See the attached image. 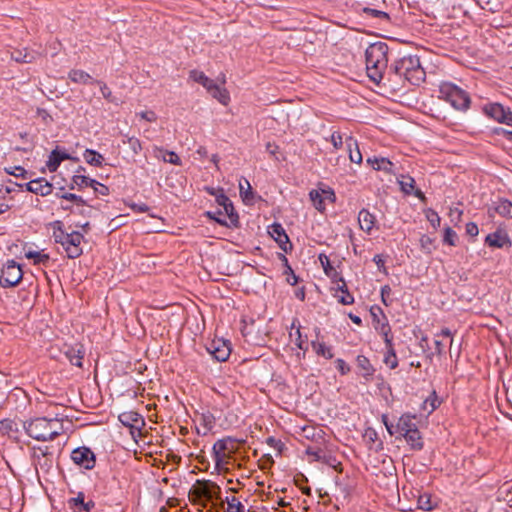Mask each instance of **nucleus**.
Here are the masks:
<instances>
[{"label": "nucleus", "instance_id": "69168bd1", "mask_svg": "<svg viewBox=\"0 0 512 512\" xmlns=\"http://www.w3.org/2000/svg\"><path fill=\"white\" fill-rule=\"evenodd\" d=\"M319 260L321 262V265L323 266L325 273L329 274V270H333L332 266L330 265L329 258L325 254H320Z\"/></svg>", "mask_w": 512, "mask_h": 512}, {"label": "nucleus", "instance_id": "5701e85b", "mask_svg": "<svg viewBox=\"0 0 512 512\" xmlns=\"http://www.w3.org/2000/svg\"><path fill=\"white\" fill-rule=\"evenodd\" d=\"M39 54L35 51H30L27 48L13 49L11 51V58L19 63H31L36 60Z\"/></svg>", "mask_w": 512, "mask_h": 512}, {"label": "nucleus", "instance_id": "a878e982", "mask_svg": "<svg viewBox=\"0 0 512 512\" xmlns=\"http://www.w3.org/2000/svg\"><path fill=\"white\" fill-rule=\"evenodd\" d=\"M406 442L414 450H421L423 448V441L418 428L410 430L409 432L402 435Z\"/></svg>", "mask_w": 512, "mask_h": 512}, {"label": "nucleus", "instance_id": "c756f323", "mask_svg": "<svg viewBox=\"0 0 512 512\" xmlns=\"http://www.w3.org/2000/svg\"><path fill=\"white\" fill-rule=\"evenodd\" d=\"M493 209L502 217L512 218V202L507 199H499L494 202Z\"/></svg>", "mask_w": 512, "mask_h": 512}, {"label": "nucleus", "instance_id": "39448f33", "mask_svg": "<svg viewBox=\"0 0 512 512\" xmlns=\"http://www.w3.org/2000/svg\"><path fill=\"white\" fill-rule=\"evenodd\" d=\"M439 98L448 102L454 109L459 111H466L471 103L469 94L451 82L440 84Z\"/></svg>", "mask_w": 512, "mask_h": 512}, {"label": "nucleus", "instance_id": "4be33fe9", "mask_svg": "<svg viewBox=\"0 0 512 512\" xmlns=\"http://www.w3.org/2000/svg\"><path fill=\"white\" fill-rule=\"evenodd\" d=\"M356 365L362 377L366 380H370L372 378L375 373V368L366 356L358 355L356 358Z\"/></svg>", "mask_w": 512, "mask_h": 512}, {"label": "nucleus", "instance_id": "a211bd4d", "mask_svg": "<svg viewBox=\"0 0 512 512\" xmlns=\"http://www.w3.org/2000/svg\"><path fill=\"white\" fill-rule=\"evenodd\" d=\"M485 114L490 118L503 123L508 108H505L503 105L499 103H490L484 106L483 108Z\"/></svg>", "mask_w": 512, "mask_h": 512}, {"label": "nucleus", "instance_id": "ddd939ff", "mask_svg": "<svg viewBox=\"0 0 512 512\" xmlns=\"http://www.w3.org/2000/svg\"><path fill=\"white\" fill-rule=\"evenodd\" d=\"M207 351L219 362L226 361L231 353L229 344L221 339L213 340L208 346Z\"/></svg>", "mask_w": 512, "mask_h": 512}, {"label": "nucleus", "instance_id": "ea45409f", "mask_svg": "<svg viewBox=\"0 0 512 512\" xmlns=\"http://www.w3.org/2000/svg\"><path fill=\"white\" fill-rule=\"evenodd\" d=\"M4 171L17 178L28 179L30 177L29 172L22 166L5 167Z\"/></svg>", "mask_w": 512, "mask_h": 512}, {"label": "nucleus", "instance_id": "6e6d98bb", "mask_svg": "<svg viewBox=\"0 0 512 512\" xmlns=\"http://www.w3.org/2000/svg\"><path fill=\"white\" fill-rule=\"evenodd\" d=\"M335 364L341 375H346L350 372V366L343 359H336Z\"/></svg>", "mask_w": 512, "mask_h": 512}, {"label": "nucleus", "instance_id": "f3484780", "mask_svg": "<svg viewBox=\"0 0 512 512\" xmlns=\"http://www.w3.org/2000/svg\"><path fill=\"white\" fill-rule=\"evenodd\" d=\"M367 163L370 164L374 170L383 171L386 174H395V165L387 158L369 157Z\"/></svg>", "mask_w": 512, "mask_h": 512}, {"label": "nucleus", "instance_id": "393cba45", "mask_svg": "<svg viewBox=\"0 0 512 512\" xmlns=\"http://www.w3.org/2000/svg\"><path fill=\"white\" fill-rule=\"evenodd\" d=\"M239 192L245 204L253 203L255 199V193L253 192L252 187L247 179L242 178L239 181Z\"/></svg>", "mask_w": 512, "mask_h": 512}, {"label": "nucleus", "instance_id": "c03bdc74", "mask_svg": "<svg viewBox=\"0 0 512 512\" xmlns=\"http://www.w3.org/2000/svg\"><path fill=\"white\" fill-rule=\"evenodd\" d=\"M56 196L61 199H65V200L74 202L78 207L79 206L83 207L86 205V201L81 196L73 194V193H64L61 195L56 194Z\"/></svg>", "mask_w": 512, "mask_h": 512}, {"label": "nucleus", "instance_id": "e433bc0d", "mask_svg": "<svg viewBox=\"0 0 512 512\" xmlns=\"http://www.w3.org/2000/svg\"><path fill=\"white\" fill-rule=\"evenodd\" d=\"M441 404L436 392L433 391L431 395L423 402L422 409L428 414H431Z\"/></svg>", "mask_w": 512, "mask_h": 512}, {"label": "nucleus", "instance_id": "a19ab883", "mask_svg": "<svg viewBox=\"0 0 512 512\" xmlns=\"http://www.w3.org/2000/svg\"><path fill=\"white\" fill-rule=\"evenodd\" d=\"M25 257L27 259H33L35 264H45L49 260L48 254L31 250L25 252Z\"/></svg>", "mask_w": 512, "mask_h": 512}, {"label": "nucleus", "instance_id": "20e7f679", "mask_svg": "<svg viewBox=\"0 0 512 512\" xmlns=\"http://www.w3.org/2000/svg\"><path fill=\"white\" fill-rule=\"evenodd\" d=\"M51 226L55 242L63 247L68 258L75 259L82 255L81 243L84 239L83 234L78 231H65L61 221H55Z\"/></svg>", "mask_w": 512, "mask_h": 512}, {"label": "nucleus", "instance_id": "412c9836", "mask_svg": "<svg viewBox=\"0 0 512 512\" xmlns=\"http://www.w3.org/2000/svg\"><path fill=\"white\" fill-rule=\"evenodd\" d=\"M67 159H71L70 155L66 152H61L58 148L54 149L48 158L46 163L47 168L50 172H55L60 166L61 162Z\"/></svg>", "mask_w": 512, "mask_h": 512}, {"label": "nucleus", "instance_id": "9b49d317", "mask_svg": "<svg viewBox=\"0 0 512 512\" xmlns=\"http://www.w3.org/2000/svg\"><path fill=\"white\" fill-rule=\"evenodd\" d=\"M391 328L388 324L381 326V334L383 336L387 352L384 356V363L390 368L395 369L398 366V359L393 348L392 337L390 336Z\"/></svg>", "mask_w": 512, "mask_h": 512}, {"label": "nucleus", "instance_id": "2eb2a0df", "mask_svg": "<svg viewBox=\"0 0 512 512\" xmlns=\"http://www.w3.org/2000/svg\"><path fill=\"white\" fill-rule=\"evenodd\" d=\"M0 434L10 439L18 440L20 435L19 424L13 419L0 420Z\"/></svg>", "mask_w": 512, "mask_h": 512}, {"label": "nucleus", "instance_id": "7ed1b4c3", "mask_svg": "<svg viewBox=\"0 0 512 512\" xmlns=\"http://www.w3.org/2000/svg\"><path fill=\"white\" fill-rule=\"evenodd\" d=\"M388 51V45L380 41L370 44L365 50L367 74L375 83L383 78L388 63Z\"/></svg>", "mask_w": 512, "mask_h": 512}, {"label": "nucleus", "instance_id": "bf43d9fd", "mask_svg": "<svg viewBox=\"0 0 512 512\" xmlns=\"http://www.w3.org/2000/svg\"><path fill=\"white\" fill-rule=\"evenodd\" d=\"M364 12L368 15H371V16H374V17H377L380 19H386V20L389 19V15L384 11H380V10H376V9H372V8H365Z\"/></svg>", "mask_w": 512, "mask_h": 512}, {"label": "nucleus", "instance_id": "603ef678", "mask_svg": "<svg viewBox=\"0 0 512 512\" xmlns=\"http://www.w3.org/2000/svg\"><path fill=\"white\" fill-rule=\"evenodd\" d=\"M426 218L434 228H437L440 226L441 218L436 211L429 209L426 212Z\"/></svg>", "mask_w": 512, "mask_h": 512}, {"label": "nucleus", "instance_id": "864d4df0", "mask_svg": "<svg viewBox=\"0 0 512 512\" xmlns=\"http://www.w3.org/2000/svg\"><path fill=\"white\" fill-rule=\"evenodd\" d=\"M123 143H128L134 154H138L142 150L141 142L136 137H128L127 141H123Z\"/></svg>", "mask_w": 512, "mask_h": 512}, {"label": "nucleus", "instance_id": "72a5a7b5", "mask_svg": "<svg viewBox=\"0 0 512 512\" xmlns=\"http://www.w3.org/2000/svg\"><path fill=\"white\" fill-rule=\"evenodd\" d=\"M311 346L318 356H322L325 359H332L334 356L332 348L326 346L323 342L312 341Z\"/></svg>", "mask_w": 512, "mask_h": 512}, {"label": "nucleus", "instance_id": "f03ea898", "mask_svg": "<svg viewBox=\"0 0 512 512\" xmlns=\"http://www.w3.org/2000/svg\"><path fill=\"white\" fill-rule=\"evenodd\" d=\"M26 434L37 441H52L63 433L62 421L58 418L37 417L23 422Z\"/></svg>", "mask_w": 512, "mask_h": 512}, {"label": "nucleus", "instance_id": "dca6fc26", "mask_svg": "<svg viewBox=\"0 0 512 512\" xmlns=\"http://www.w3.org/2000/svg\"><path fill=\"white\" fill-rule=\"evenodd\" d=\"M416 419L415 415L410 413L403 414L397 424L395 425V432L400 434L401 436L410 430L417 428L416 423L414 422Z\"/></svg>", "mask_w": 512, "mask_h": 512}, {"label": "nucleus", "instance_id": "4c0bfd02", "mask_svg": "<svg viewBox=\"0 0 512 512\" xmlns=\"http://www.w3.org/2000/svg\"><path fill=\"white\" fill-rule=\"evenodd\" d=\"M398 183L405 194L409 195L413 193L415 180L412 177L401 175L400 179H398Z\"/></svg>", "mask_w": 512, "mask_h": 512}, {"label": "nucleus", "instance_id": "680f3d73", "mask_svg": "<svg viewBox=\"0 0 512 512\" xmlns=\"http://www.w3.org/2000/svg\"><path fill=\"white\" fill-rule=\"evenodd\" d=\"M90 187L93 188L94 192L98 195H108L109 194V188L104 185V184H101L97 181V184H92Z\"/></svg>", "mask_w": 512, "mask_h": 512}, {"label": "nucleus", "instance_id": "0e129e2a", "mask_svg": "<svg viewBox=\"0 0 512 512\" xmlns=\"http://www.w3.org/2000/svg\"><path fill=\"white\" fill-rule=\"evenodd\" d=\"M266 443H267L270 447H272V448H274V449H277L279 452H281V450H282V448H283V443H282L280 440H278V439H276V438H274V437H272V436H271V437H268V438L266 439Z\"/></svg>", "mask_w": 512, "mask_h": 512}, {"label": "nucleus", "instance_id": "1a4fd4ad", "mask_svg": "<svg viewBox=\"0 0 512 512\" xmlns=\"http://www.w3.org/2000/svg\"><path fill=\"white\" fill-rule=\"evenodd\" d=\"M15 185L42 197L50 195L53 191V185L43 177L32 179L25 184L15 183Z\"/></svg>", "mask_w": 512, "mask_h": 512}, {"label": "nucleus", "instance_id": "4d7b16f0", "mask_svg": "<svg viewBox=\"0 0 512 512\" xmlns=\"http://www.w3.org/2000/svg\"><path fill=\"white\" fill-rule=\"evenodd\" d=\"M462 214H463L462 210H460L458 208H451L450 212H449L451 222L454 225H457L461 221Z\"/></svg>", "mask_w": 512, "mask_h": 512}, {"label": "nucleus", "instance_id": "6e6552de", "mask_svg": "<svg viewBox=\"0 0 512 512\" xmlns=\"http://www.w3.org/2000/svg\"><path fill=\"white\" fill-rule=\"evenodd\" d=\"M72 461L87 470L93 469L96 463L94 452L88 447H78L71 453Z\"/></svg>", "mask_w": 512, "mask_h": 512}, {"label": "nucleus", "instance_id": "052dcab7", "mask_svg": "<svg viewBox=\"0 0 512 512\" xmlns=\"http://www.w3.org/2000/svg\"><path fill=\"white\" fill-rule=\"evenodd\" d=\"M338 301L343 305H351L354 303V297L349 293L348 290H345V293H343L340 296H337Z\"/></svg>", "mask_w": 512, "mask_h": 512}, {"label": "nucleus", "instance_id": "bb28decb", "mask_svg": "<svg viewBox=\"0 0 512 512\" xmlns=\"http://www.w3.org/2000/svg\"><path fill=\"white\" fill-rule=\"evenodd\" d=\"M68 78L74 83L94 84L96 80L90 74L83 70L73 69L69 72Z\"/></svg>", "mask_w": 512, "mask_h": 512}, {"label": "nucleus", "instance_id": "13d9d810", "mask_svg": "<svg viewBox=\"0 0 512 512\" xmlns=\"http://www.w3.org/2000/svg\"><path fill=\"white\" fill-rule=\"evenodd\" d=\"M296 335H297V338L295 339L296 346L299 349L303 350L304 352L307 351L308 346L305 344V340L302 338V334L300 331V325L297 326Z\"/></svg>", "mask_w": 512, "mask_h": 512}, {"label": "nucleus", "instance_id": "f257e3e1", "mask_svg": "<svg viewBox=\"0 0 512 512\" xmlns=\"http://www.w3.org/2000/svg\"><path fill=\"white\" fill-rule=\"evenodd\" d=\"M388 75L389 81L396 89L399 84L405 82L415 86L420 85L425 80L426 73L418 56L405 55L391 64Z\"/></svg>", "mask_w": 512, "mask_h": 512}, {"label": "nucleus", "instance_id": "5fc2aeb1", "mask_svg": "<svg viewBox=\"0 0 512 512\" xmlns=\"http://www.w3.org/2000/svg\"><path fill=\"white\" fill-rule=\"evenodd\" d=\"M330 141L335 149H340L343 145V138L339 132H333Z\"/></svg>", "mask_w": 512, "mask_h": 512}, {"label": "nucleus", "instance_id": "473e14b6", "mask_svg": "<svg viewBox=\"0 0 512 512\" xmlns=\"http://www.w3.org/2000/svg\"><path fill=\"white\" fill-rule=\"evenodd\" d=\"M83 157L89 165L94 167H101L104 161L103 155L93 149H86Z\"/></svg>", "mask_w": 512, "mask_h": 512}, {"label": "nucleus", "instance_id": "0eeeda50", "mask_svg": "<svg viewBox=\"0 0 512 512\" xmlns=\"http://www.w3.org/2000/svg\"><path fill=\"white\" fill-rule=\"evenodd\" d=\"M22 278L21 266L15 260H8L1 269L0 285L4 288L15 287Z\"/></svg>", "mask_w": 512, "mask_h": 512}, {"label": "nucleus", "instance_id": "b1692460", "mask_svg": "<svg viewBox=\"0 0 512 512\" xmlns=\"http://www.w3.org/2000/svg\"><path fill=\"white\" fill-rule=\"evenodd\" d=\"M233 439L231 437H226L223 439L217 440L212 448V456H229L233 453V447H229V443H232Z\"/></svg>", "mask_w": 512, "mask_h": 512}, {"label": "nucleus", "instance_id": "c9c22d12", "mask_svg": "<svg viewBox=\"0 0 512 512\" xmlns=\"http://www.w3.org/2000/svg\"><path fill=\"white\" fill-rule=\"evenodd\" d=\"M222 207H223L224 213L226 214V216L230 220V224H228L229 227L230 226L238 227L239 226V216H238L237 212L235 211L232 202L229 201L228 203H226Z\"/></svg>", "mask_w": 512, "mask_h": 512}, {"label": "nucleus", "instance_id": "f704fd0d", "mask_svg": "<svg viewBox=\"0 0 512 512\" xmlns=\"http://www.w3.org/2000/svg\"><path fill=\"white\" fill-rule=\"evenodd\" d=\"M92 184H97V181L87 176L77 174L72 177L70 189H74L75 187H77L78 189L88 186L90 187Z\"/></svg>", "mask_w": 512, "mask_h": 512}, {"label": "nucleus", "instance_id": "f8f14e48", "mask_svg": "<svg viewBox=\"0 0 512 512\" xmlns=\"http://www.w3.org/2000/svg\"><path fill=\"white\" fill-rule=\"evenodd\" d=\"M310 200L313 203V206L320 212H324L326 209L325 203L328 201L333 203L335 201V193L331 190H311L309 193Z\"/></svg>", "mask_w": 512, "mask_h": 512}, {"label": "nucleus", "instance_id": "338daca9", "mask_svg": "<svg viewBox=\"0 0 512 512\" xmlns=\"http://www.w3.org/2000/svg\"><path fill=\"white\" fill-rule=\"evenodd\" d=\"M466 233L471 237H475L479 233V229L476 223L469 222L466 224Z\"/></svg>", "mask_w": 512, "mask_h": 512}, {"label": "nucleus", "instance_id": "09e8293b", "mask_svg": "<svg viewBox=\"0 0 512 512\" xmlns=\"http://www.w3.org/2000/svg\"><path fill=\"white\" fill-rule=\"evenodd\" d=\"M83 502H84V493L79 492L76 497L69 499L68 505H69V508L73 512H78V509L83 504Z\"/></svg>", "mask_w": 512, "mask_h": 512}, {"label": "nucleus", "instance_id": "de8ad7c7", "mask_svg": "<svg viewBox=\"0 0 512 512\" xmlns=\"http://www.w3.org/2000/svg\"><path fill=\"white\" fill-rule=\"evenodd\" d=\"M208 192L211 195H215V200L219 206H223L230 201V199L224 193L223 189H219L216 193L213 188H208Z\"/></svg>", "mask_w": 512, "mask_h": 512}, {"label": "nucleus", "instance_id": "58836bf2", "mask_svg": "<svg viewBox=\"0 0 512 512\" xmlns=\"http://www.w3.org/2000/svg\"><path fill=\"white\" fill-rule=\"evenodd\" d=\"M227 510L226 512H245L244 505L236 497H226Z\"/></svg>", "mask_w": 512, "mask_h": 512}, {"label": "nucleus", "instance_id": "c85d7f7f", "mask_svg": "<svg viewBox=\"0 0 512 512\" xmlns=\"http://www.w3.org/2000/svg\"><path fill=\"white\" fill-rule=\"evenodd\" d=\"M197 421L199 425L202 426L204 429L202 434L206 435L209 431H211L214 428L216 419L211 412L206 411L198 415Z\"/></svg>", "mask_w": 512, "mask_h": 512}, {"label": "nucleus", "instance_id": "aec40b11", "mask_svg": "<svg viewBox=\"0 0 512 512\" xmlns=\"http://www.w3.org/2000/svg\"><path fill=\"white\" fill-rule=\"evenodd\" d=\"M360 228L370 234L376 223V217L367 209H361L358 214Z\"/></svg>", "mask_w": 512, "mask_h": 512}, {"label": "nucleus", "instance_id": "37998d69", "mask_svg": "<svg viewBox=\"0 0 512 512\" xmlns=\"http://www.w3.org/2000/svg\"><path fill=\"white\" fill-rule=\"evenodd\" d=\"M212 457L215 462V467L218 471H224V472L228 471L227 466L230 463L231 455H229V456L216 455V456H212Z\"/></svg>", "mask_w": 512, "mask_h": 512}, {"label": "nucleus", "instance_id": "6ab92c4d", "mask_svg": "<svg viewBox=\"0 0 512 512\" xmlns=\"http://www.w3.org/2000/svg\"><path fill=\"white\" fill-rule=\"evenodd\" d=\"M485 243L494 248H503L506 244H511L508 235L500 230L488 234Z\"/></svg>", "mask_w": 512, "mask_h": 512}, {"label": "nucleus", "instance_id": "49530a36", "mask_svg": "<svg viewBox=\"0 0 512 512\" xmlns=\"http://www.w3.org/2000/svg\"><path fill=\"white\" fill-rule=\"evenodd\" d=\"M456 239H457L456 232L452 228L446 227L444 229L443 242L445 244L450 245V246H455L456 245Z\"/></svg>", "mask_w": 512, "mask_h": 512}, {"label": "nucleus", "instance_id": "9d476101", "mask_svg": "<svg viewBox=\"0 0 512 512\" xmlns=\"http://www.w3.org/2000/svg\"><path fill=\"white\" fill-rule=\"evenodd\" d=\"M32 458L36 470L41 469L44 472H48L52 467V453L48 446L33 447Z\"/></svg>", "mask_w": 512, "mask_h": 512}, {"label": "nucleus", "instance_id": "a18cd8bd", "mask_svg": "<svg viewBox=\"0 0 512 512\" xmlns=\"http://www.w3.org/2000/svg\"><path fill=\"white\" fill-rule=\"evenodd\" d=\"M418 507L425 511H430L433 509L434 505L431 502V497L428 494L420 495L418 498Z\"/></svg>", "mask_w": 512, "mask_h": 512}, {"label": "nucleus", "instance_id": "2f4dec72", "mask_svg": "<svg viewBox=\"0 0 512 512\" xmlns=\"http://www.w3.org/2000/svg\"><path fill=\"white\" fill-rule=\"evenodd\" d=\"M65 355L72 365L82 367L84 353L81 350V347H69L65 352Z\"/></svg>", "mask_w": 512, "mask_h": 512}, {"label": "nucleus", "instance_id": "423d86ee", "mask_svg": "<svg viewBox=\"0 0 512 512\" xmlns=\"http://www.w3.org/2000/svg\"><path fill=\"white\" fill-rule=\"evenodd\" d=\"M189 78L194 82L201 84L208 93L221 104L227 105L230 101V96L225 88L220 87L215 81L204 74L202 71L191 70Z\"/></svg>", "mask_w": 512, "mask_h": 512}, {"label": "nucleus", "instance_id": "3c124183", "mask_svg": "<svg viewBox=\"0 0 512 512\" xmlns=\"http://www.w3.org/2000/svg\"><path fill=\"white\" fill-rule=\"evenodd\" d=\"M223 214V212L221 210H217L215 212H212V211H207L205 213V215L209 218V219H212L214 221H216L218 224L222 225V226H226V227H229L228 223L226 222L225 219L221 218L220 216Z\"/></svg>", "mask_w": 512, "mask_h": 512}, {"label": "nucleus", "instance_id": "cd10ccee", "mask_svg": "<svg viewBox=\"0 0 512 512\" xmlns=\"http://www.w3.org/2000/svg\"><path fill=\"white\" fill-rule=\"evenodd\" d=\"M345 143L349 151L350 161L360 164L362 162V154L359 150L357 141L353 137H348L346 138Z\"/></svg>", "mask_w": 512, "mask_h": 512}, {"label": "nucleus", "instance_id": "e2e57ef3", "mask_svg": "<svg viewBox=\"0 0 512 512\" xmlns=\"http://www.w3.org/2000/svg\"><path fill=\"white\" fill-rule=\"evenodd\" d=\"M141 119H144L148 122H155L157 120V116L154 111H142L137 114Z\"/></svg>", "mask_w": 512, "mask_h": 512}, {"label": "nucleus", "instance_id": "4468645a", "mask_svg": "<svg viewBox=\"0 0 512 512\" xmlns=\"http://www.w3.org/2000/svg\"><path fill=\"white\" fill-rule=\"evenodd\" d=\"M268 233L278 243L279 247L284 252H289L292 249L289 237L286 234L283 226L279 223H273L269 226Z\"/></svg>", "mask_w": 512, "mask_h": 512}, {"label": "nucleus", "instance_id": "79ce46f5", "mask_svg": "<svg viewBox=\"0 0 512 512\" xmlns=\"http://www.w3.org/2000/svg\"><path fill=\"white\" fill-rule=\"evenodd\" d=\"M279 257L284 262L285 267H286L285 274L288 275L287 282L290 285H296L298 282V277L294 274L291 266L288 264V259L283 254H279Z\"/></svg>", "mask_w": 512, "mask_h": 512}, {"label": "nucleus", "instance_id": "774afa93", "mask_svg": "<svg viewBox=\"0 0 512 512\" xmlns=\"http://www.w3.org/2000/svg\"><path fill=\"white\" fill-rule=\"evenodd\" d=\"M168 158L164 157V161L174 165H180V157L175 152H168Z\"/></svg>", "mask_w": 512, "mask_h": 512}, {"label": "nucleus", "instance_id": "8fccbe9b", "mask_svg": "<svg viewBox=\"0 0 512 512\" xmlns=\"http://www.w3.org/2000/svg\"><path fill=\"white\" fill-rule=\"evenodd\" d=\"M95 84L99 85L102 96L109 102H115V98L112 95L110 88L101 81L96 80Z\"/></svg>", "mask_w": 512, "mask_h": 512}, {"label": "nucleus", "instance_id": "7c9ffc66", "mask_svg": "<svg viewBox=\"0 0 512 512\" xmlns=\"http://www.w3.org/2000/svg\"><path fill=\"white\" fill-rule=\"evenodd\" d=\"M119 421L127 427H136L143 423L142 417L136 412H124L119 415Z\"/></svg>", "mask_w": 512, "mask_h": 512}]
</instances>
